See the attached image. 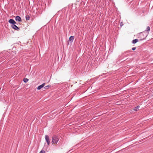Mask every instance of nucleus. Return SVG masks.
I'll return each mask as SVG.
<instances>
[{
  "mask_svg": "<svg viewBox=\"0 0 153 153\" xmlns=\"http://www.w3.org/2000/svg\"><path fill=\"white\" fill-rule=\"evenodd\" d=\"M148 34V33H146L145 31L141 33L140 35V36L141 38L140 40L141 41L145 39L147 36Z\"/></svg>",
  "mask_w": 153,
  "mask_h": 153,
  "instance_id": "f257e3e1",
  "label": "nucleus"
},
{
  "mask_svg": "<svg viewBox=\"0 0 153 153\" xmlns=\"http://www.w3.org/2000/svg\"><path fill=\"white\" fill-rule=\"evenodd\" d=\"M52 142L53 143H56L57 142V136L56 135L53 136L52 137Z\"/></svg>",
  "mask_w": 153,
  "mask_h": 153,
  "instance_id": "f03ea898",
  "label": "nucleus"
},
{
  "mask_svg": "<svg viewBox=\"0 0 153 153\" xmlns=\"http://www.w3.org/2000/svg\"><path fill=\"white\" fill-rule=\"evenodd\" d=\"M12 27L15 30L19 31L20 30L19 28L18 27L15 25H11Z\"/></svg>",
  "mask_w": 153,
  "mask_h": 153,
  "instance_id": "7ed1b4c3",
  "label": "nucleus"
},
{
  "mask_svg": "<svg viewBox=\"0 0 153 153\" xmlns=\"http://www.w3.org/2000/svg\"><path fill=\"white\" fill-rule=\"evenodd\" d=\"M45 139L48 145H49L50 144V141L49 136L47 135H46L45 136Z\"/></svg>",
  "mask_w": 153,
  "mask_h": 153,
  "instance_id": "20e7f679",
  "label": "nucleus"
},
{
  "mask_svg": "<svg viewBox=\"0 0 153 153\" xmlns=\"http://www.w3.org/2000/svg\"><path fill=\"white\" fill-rule=\"evenodd\" d=\"M15 20L16 21H18L19 22H21L22 21V19L21 18L18 16H17L15 17Z\"/></svg>",
  "mask_w": 153,
  "mask_h": 153,
  "instance_id": "39448f33",
  "label": "nucleus"
},
{
  "mask_svg": "<svg viewBox=\"0 0 153 153\" xmlns=\"http://www.w3.org/2000/svg\"><path fill=\"white\" fill-rule=\"evenodd\" d=\"M45 83H43L41 85H39L37 87V89L38 90H40L45 85Z\"/></svg>",
  "mask_w": 153,
  "mask_h": 153,
  "instance_id": "423d86ee",
  "label": "nucleus"
},
{
  "mask_svg": "<svg viewBox=\"0 0 153 153\" xmlns=\"http://www.w3.org/2000/svg\"><path fill=\"white\" fill-rule=\"evenodd\" d=\"M74 39V36H71L69 37V41L71 42H73Z\"/></svg>",
  "mask_w": 153,
  "mask_h": 153,
  "instance_id": "0eeeda50",
  "label": "nucleus"
},
{
  "mask_svg": "<svg viewBox=\"0 0 153 153\" xmlns=\"http://www.w3.org/2000/svg\"><path fill=\"white\" fill-rule=\"evenodd\" d=\"M8 22L10 23L13 25V23H14V20L13 19H10L9 20Z\"/></svg>",
  "mask_w": 153,
  "mask_h": 153,
  "instance_id": "6e6552de",
  "label": "nucleus"
},
{
  "mask_svg": "<svg viewBox=\"0 0 153 153\" xmlns=\"http://www.w3.org/2000/svg\"><path fill=\"white\" fill-rule=\"evenodd\" d=\"M138 41V39H135L133 40L132 41V43L134 44L136 43Z\"/></svg>",
  "mask_w": 153,
  "mask_h": 153,
  "instance_id": "1a4fd4ad",
  "label": "nucleus"
},
{
  "mask_svg": "<svg viewBox=\"0 0 153 153\" xmlns=\"http://www.w3.org/2000/svg\"><path fill=\"white\" fill-rule=\"evenodd\" d=\"M140 108V106L139 105L137 106L136 107L134 108V111H137Z\"/></svg>",
  "mask_w": 153,
  "mask_h": 153,
  "instance_id": "9d476101",
  "label": "nucleus"
},
{
  "mask_svg": "<svg viewBox=\"0 0 153 153\" xmlns=\"http://www.w3.org/2000/svg\"><path fill=\"white\" fill-rule=\"evenodd\" d=\"M25 18L26 20H29L30 18V16L29 15L27 14L25 16Z\"/></svg>",
  "mask_w": 153,
  "mask_h": 153,
  "instance_id": "9b49d317",
  "label": "nucleus"
},
{
  "mask_svg": "<svg viewBox=\"0 0 153 153\" xmlns=\"http://www.w3.org/2000/svg\"><path fill=\"white\" fill-rule=\"evenodd\" d=\"M28 79L26 78H25L23 79V81L25 83L27 82L28 81Z\"/></svg>",
  "mask_w": 153,
  "mask_h": 153,
  "instance_id": "f8f14e48",
  "label": "nucleus"
},
{
  "mask_svg": "<svg viewBox=\"0 0 153 153\" xmlns=\"http://www.w3.org/2000/svg\"><path fill=\"white\" fill-rule=\"evenodd\" d=\"M150 28L148 26L147 27L146 30L145 31V32L146 31L147 32H149L150 31Z\"/></svg>",
  "mask_w": 153,
  "mask_h": 153,
  "instance_id": "ddd939ff",
  "label": "nucleus"
},
{
  "mask_svg": "<svg viewBox=\"0 0 153 153\" xmlns=\"http://www.w3.org/2000/svg\"><path fill=\"white\" fill-rule=\"evenodd\" d=\"M49 87H50V86H49V85H47L46 86H45V87H44V88L45 89H48V88H49Z\"/></svg>",
  "mask_w": 153,
  "mask_h": 153,
  "instance_id": "4468645a",
  "label": "nucleus"
},
{
  "mask_svg": "<svg viewBox=\"0 0 153 153\" xmlns=\"http://www.w3.org/2000/svg\"><path fill=\"white\" fill-rule=\"evenodd\" d=\"M59 88H58V92H59V93H60L61 91H63V89H62V88H61V89H60V90H61V91H59Z\"/></svg>",
  "mask_w": 153,
  "mask_h": 153,
  "instance_id": "2eb2a0df",
  "label": "nucleus"
},
{
  "mask_svg": "<svg viewBox=\"0 0 153 153\" xmlns=\"http://www.w3.org/2000/svg\"><path fill=\"white\" fill-rule=\"evenodd\" d=\"M130 51H127L126 52L124 53H128L130 52Z\"/></svg>",
  "mask_w": 153,
  "mask_h": 153,
  "instance_id": "dca6fc26",
  "label": "nucleus"
},
{
  "mask_svg": "<svg viewBox=\"0 0 153 153\" xmlns=\"http://www.w3.org/2000/svg\"><path fill=\"white\" fill-rule=\"evenodd\" d=\"M136 49V47H133V48H132V50L133 51H134Z\"/></svg>",
  "mask_w": 153,
  "mask_h": 153,
  "instance_id": "f3484780",
  "label": "nucleus"
},
{
  "mask_svg": "<svg viewBox=\"0 0 153 153\" xmlns=\"http://www.w3.org/2000/svg\"><path fill=\"white\" fill-rule=\"evenodd\" d=\"M123 22H121L120 24V26H121V27H122V26L123 25Z\"/></svg>",
  "mask_w": 153,
  "mask_h": 153,
  "instance_id": "a211bd4d",
  "label": "nucleus"
},
{
  "mask_svg": "<svg viewBox=\"0 0 153 153\" xmlns=\"http://www.w3.org/2000/svg\"><path fill=\"white\" fill-rule=\"evenodd\" d=\"M43 152H45V151H42H42H41L39 153H43Z\"/></svg>",
  "mask_w": 153,
  "mask_h": 153,
  "instance_id": "6ab92c4d",
  "label": "nucleus"
},
{
  "mask_svg": "<svg viewBox=\"0 0 153 153\" xmlns=\"http://www.w3.org/2000/svg\"><path fill=\"white\" fill-rule=\"evenodd\" d=\"M62 85L60 84H58V87H59L60 86Z\"/></svg>",
  "mask_w": 153,
  "mask_h": 153,
  "instance_id": "aec40b11",
  "label": "nucleus"
},
{
  "mask_svg": "<svg viewBox=\"0 0 153 153\" xmlns=\"http://www.w3.org/2000/svg\"><path fill=\"white\" fill-rule=\"evenodd\" d=\"M14 23H13V25H15L16 24V22L14 21Z\"/></svg>",
  "mask_w": 153,
  "mask_h": 153,
  "instance_id": "412c9836",
  "label": "nucleus"
},
{
  "mask_svg": "<svg viewBox=\"0 0 153 153\" xmlns=\"http://www.w3.org/2000/svg\"><path fill=\"white\" fill-rule=\"evenodd\" d=\"M71 150H70L69 151V152H70Z\"/></svg>",
  "mask_w": 153,
  "mask_h": 153,
  "instance_id": "4be33fe9",
  "label": "nucleus"
},
{
  "mask_svg": "<svg viewBox=\"0 0 153 153\" xmlns=\"http://www.w3.org/2000/svg\"><path fill=\"white\" fill-rule=\"evenodd\" d=\"M58 59H59V56H58Z\"/></svg>",
  "mask_w": 153,
  "mask_h": 153,
  "instance_id": "5701e85b",
  "label": "nucleus"
}]
</instances>
